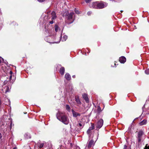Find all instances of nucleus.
<instances>
[{
    "label": "nucleus",
    "instance_id": "2f4dec72",
    "mask_svg": "<svg viewBox=\"0 0 149 149\" xmlns=\"http://www.w3.org/2000/svg\"><path fill=\"white\" fill-rule=\"evenodd\" d=\"M49 23L50 24H53L54 23L53 20H52V21L49 22Z\"/></svg>",
    "mask_w": 149,
    "mask_h": 149
},
{
    "label": "nucleus",
    "instance_id": "39448f33",
    "mask_svg": "<svg viewBox=\"0 0 149 149\" xmlns=\"http://www.w3.org/2000/svg\"><path fill=\"white\" fill-rule=\"evenodd\" d=\"M94 141L93 140H91L88 143V144L87 146V147L88 148H91L92 146L94 145Z\"/></svg>",
    "mask_w": 149,
    "mask_h": 149
},
{
    "label": "nucleus",
    "instance_id": "5701e85b",
    "mask_svg": "<svg viewBox=\"0 0 149 149\" xmlns=\"http://www.w3.org/2000/svg\"><path fill=\"white\" fill-rule=\"evenodd\" d=\"M3 59L1 57H0V63H1V62H3Z\"/></svg>",
    "mask_w": 149,
    "mask_h": 149
},
{
    "label": "nucleus",
    "instance_id": "cd10ccee",
    "mask_svg": "<svg viewBox=\"0 0 149 149\" xmlns=\"http://www.w3.org/2000/svg\"><path fill=\"white\" fill-rule=\"evenodd\" d=\"M98 111L99 112H100L101 111V108L100 107H98Z\"/></svg>",
    "mask_w": 149,
    "mask_h": 149
},
{
    "label": "nucleus",
    "instance_id": "b1692460",
    "mask_svg": "<svg viewBox=\"0 0 149 149\" xmlns=\"http://www.w3.org/2000/svg\"><path fill=\"white\" fill-rule=\"evenodd\" d=\"M91 130H90V129H88V130L87 132V133L88 134H90V133H91Z\"/></svg>",
    "mask_w": 149,
    "mask_h": 149
},
{
    "label": "nucleus",
    "instance_id": "e433bc0d",
    "mask_svg": "<svg viewBox=\"0 0 149 149\" xmlns=\"http://www.w3.org/2000/svg\"><path fill=\"white\" fill-rule=\"evenodd\" d=\"M75 75H73L72 76V77L73 78H75Z\"/></svg>",
    "mask_w": 149,
    "mask_h": 149
},
{
    "label": "nucleus",
    "instance_id": "f3484780",
    "mask_svg": "<svg viewBox=\"0 0 149 149\" xmlns=\"http://www.w3.org/2000/svg\"><path fill=\"white\" fill-rule=\"evenodd\" d=\"M66 109L68 111H70V107L68 105H66Z\"/></svg>",
    "mask_w": 149,
    "mask_h": 149
},
{
    "label": "nucleus",
    "instance_id": "f8f14e48",
    "mask_svg": "<svg viewBox=\"0 0 149 149\" xmlns=\"http://www.w3.org/2000/svg\"><path fill=\"white\" fill-rule=\"evenodd\" d=\"M65 72V68L63 67H61L59 70V72L61 75H63L64 74Z\"/></svg>",
    "mask_w": 149,
    "mask_h": 149
},
{
    "label": "nucleus",
    "instance_id": "ea45409f",
    "mask_svg": "<svg viewBox=\"0 0 149 149\" xmlns=\"http://www.w3.org/2000/svg\"><path fill=\"white\" fill-rule=\"evenodd\" d=\"M11 77H12V76H11H11H10V78H11Z\"/></svg>",
    "mask_w": 149,
    "mask_h": 149
},
{
    "label": "nucleus",
    "instance_id": "f03ea898",
    "mask_svg": "<svg viewBox=\"0 0 149 149\" xmlns=\"http://www.w3.org/2000/svg\"><path fill=\"white\" fill-rule=\"evenodd\" d=\"M63 16H67L66 22L68 24L72 23L74 21V14L73 12L69 14L68 12H65L63 14Z\"/></svg>",
    "mask_w": 149,
    "mask_h": 149
},
{
    "label": "nucleus",
    "instance_id": "2eb2a0df",
    "mask_svg": "<svg viewBox=\"0 0 149 149\" xmlns=\"http://www.w3.org/2000/svg\"><path fill=\"white\" fill-rule=\"evenodd\" d=\"M77 126L78 127H79L80 129H82L84 126V124H82L80 123H79L77 125Z\"/></svg>",
    "mask_w": 149,
    "mask_h": 149
},
{
    "label": "nucleus",
    "instance_id": "9b49d317",
    "mask_svg": "<svg viewBox=\"0 0 149 149\" xmlns=\"http://www.w3.org/2000/svg\"><path fill=\"white\" fill-rule=\"evenodd\" d=\"M72 112L73 116L74 117H77L80 116V114L78 112H76L74 111H72Z\"/></svg>",
    "mask_w": 149,
    "mask_h": 149
},
{
    "label": "nucleus",
    "instance_id": "7c9ffc66",
    "mask_svg": "<svg viewBox=\"0 0 149 149\" xmlns=\"http://www.w3.org/2000/svg\"><path fill=\"white\" fill-rule=\"evenodd\" d=\"M39 2H44L45 0H37Z\"/></svg>",
    "mask_w": 149,
    "mask_h": 149
},
{
    "label": "nucleus",
    "instance_id": "f257e3e1",
    "mask_svg": "<svg viewBox=\"0 0 149 149\" xmlns=\"http://www.w3.org/2000/svg\"><path fill=\"white\" fill-rule=\"evenodd\" d=\"M57 118L59 120L65 125H68L69 123V118L66 116L63 115V113L59 112L57 114Z\"/></svg>",
    "mask_w": 149,
    "mask_h": 149
},
{
    "label": "nucleus",
    "instance_id": "0eeeda50",
    "mask_svg": "<svg viewBox=\"0 0 149 149\" xmlns=\"http://www.w3.org/2000/svg\"><path fill=\"white\" fill-rule=\"evenodd\" d=\"M119 61L121 63H124L126 61V59L124 56H122L120 58Z\"/></svg>",
    "mask_w": 149,
    "mask_h": 149
},
{
    "label": "nucleus",
    "instance_id": "4c0bfd02",
    "mask_svg": "<svg viewBox=\"0 0 149 149\" xmlns=\"http://www.w3.org/2000/svg\"><path fill=\"white\" fill-rule=\"evenodd\" d=\"M13 149H17V148L16 147H14Z\"/></svg>",
    "mask_w": 149,
    "mask_h": 149
},
{
    "label": "nucleus",
    "instance_id": "20e7f679",
    "mask_svg": "<svg viewBox=\"0 0 149 149\" xmlns=\"http://www.w3.org/2000/svg\"><path fill=\"white\" fill-rule=\"evenodd\" d=\"M103 120L102 119H100L97 122V127L99 128H100L103 125Z\"/></svg>",
    "mask_w": 149,
    "mask_h": 149
},
{
    "label": "nucleus",
    "instance_id": "58836bf2",
    "mask_svg": "<svg viewBox=\"0 0 149 149\" xmlns=\"http://www.w3.org/2000/svg\"><path fill=\"white\" fill-rule=\"evenodd\" d=\"M12 124V122H11V123H10V127H11Z\"/></svg>",
    "mask_w": 149,
    "mask_h": 149
},
{
    "label": "nucleus",
    "instance_id": "4468645a",
    "mask_svg": "<svg viewBox=\"0 0 149 149\" xmlns=\"http://www.w3.org/2000/svg\"><path fill=\"white\" fill-rule=\"evenodd\" d=\"M143 134V132L142 131H140L138 133V138H141Z\"/></svg>",
    "mask_w": 149,
    "mask_h": 149
},
{
    "label": "nucleus",
    "instance_id": "dca6fc26",
    "mask_svg": "<svg viewBox=\"0 0 149 149\" xmlns=\"http://www.w3.org/2000/svg\"><path fill=\"white\" fill-rule=\"evenodd\" d=\"M67 38V36L66 35H65L63 36V38H62V40L63 41H65L66 40Z\"/></svg>",
    "mask_w": 149,
    "mask_h": 149
},
{
    "label": "nucleus",
    "instance_id": "ddd939ff",
    "mask_svg": "<svg viewBox=\"0 0 149 149\" xmlns=\"http://www.w3.org/2000/svg\"><path fill=\"white\" fill-rule=\"evenodd\" d=\"M147 120H146L144 119L140 122L139 124L140 125H143L146 124L147 123Z\"/></svg>",
    "mask_w": 149,
    "mask_h": 149
},
{
    "label": "nucleus",
    "instance_id": "4be33fe9",
    "mask_svg": "<svg viewBox=\"0 0 149 149\" xmlns=\"http://www.w3.org/2000/svg\"><path fill=\"white\" fill-rule=\"evenodd\" d=\"M145 148V149H149V146H148V144H146Z\"/></svg>",
    "mask_w": 149,
    "mask_h": 149
},
{
    "label": "nucleus",
    "instance_id": "c85d7f7f",
    "mask_svg": "<svg viewBox=\"0 0 149 149\" xmlns=\"http://www.w3.org/2000/svg\"><path fill=\"white\" fill-rule=\"evenodd\" d=\"M8 87H7L6 88V92H5L6 93V92L9 91L8 90Z\"/></svg>",
    "mask_w": 149,
    "mask_h": 149
},
{
    "label": "nucleus",
    "instance_id": "423d86ee",
    "mask_svg": "<svg viewBox=\"0 0 149 149\" xmlns=\"http://www.w3.org/2000/svg\"><path fill=\"white\" fill-rule=\"evenodd\" d=\"M82 96L83 98L85 100V101L87 102H88V98L87 94L84 93L82 95Z\"/></svg>",
    "mask_w": 149,
    "mask_h": 149
},
{
    "label": "nucleus",
    "instance_id": "79ce46f5",
    "mask_svg": "<svg viewBox=\"0 0 149 149\" xmlns=\"http://www.w3.org/2000/svg\"><path fill=\"white\" fill-rule=\"evenodd\" d=\"M115 65H116V63H115Z\"/></svg>",
    "mask_w": 149,
    "mask_h": 149
},
{
    "label": "nucleus",
    "instance_id": "a878e982",
    "mask_svg": "<svg viewBox=\"0 0 149 149\" xmlns=\"http://www.w3.org/2000/svg\"><path fill=\"white\" fill-rule=\"evenodd\" d=\"M91 0H85V1L86 3H89L91 1Z\"/></svg>",
    "mask_w": 149,
    "mask_h": 149
},
{
    "label": "nucleus",
    "instance_id": "bb28decb",
    "mask_svg": "<svg viewBox=\"0 0 149 149\" xmlns=\"http://www.w3.org/2000/svg\"><path fill=\"white\" fill-rule=\"evenodd\" d=\"M91 13L92 12H91L89 11L87 13V14L88 15H89L91 14Z\"/></svg>",
    "mask_w": 149,
    "mask_h": 149
},
{
    "label": "nucleus",
    "instance_id": "a19ab883",
    "mask_svg": "<svg viewBox=\"0 0 149 149\" xmlns=\"http://www.w3.org/2000/svg\"><path fill=\"white\" fill-rule=\"evenodd\" d=\"M70 145H72V143H70Z\"/></svg>",
    "mask_w": 149,
    "mask_h": 149
},
{
    "label": "nucleus",
    "instance_id": "c9c22d12",
    "mask_svg": "<svg viewBox=\"0 0 149 149\" xmlns=\"http://www.w3.org/2000/svg\"><path fill=\"white\" fill-rule=\"evenodd\" d=\"M10 74H12V71H10Z\"/></svg>",
    "mask_w": 149,
    "mask_h": 149
},
{
    "label": "nucleus",
    "instance_id": "1a4fd4ad",
    "mask_svg": "<svg viewBox=\"0 0 149 149\" xmlns=\"http://www.w3.org/2000/svg\"><path fill=\"white\" fill-rule=\"evenodd\" d=\"M52 20H53L55 19L56 17V13L53 11L51 13Z\"/></svg>",
    "mask_w": 149,
    "mask_h": 149
},
{
    "label": "nucleus",
    "instance_id": "a211bd4d",
    "mask_svg": "<svg viewBox=\"0 0 149 149\" xmlns=\"http://www.w3.org/2000/svg\"><path fill=\"white\" fill-rule=\"evenodd\" d=\"M59 29V27L57 25L55 26V30L56 32L58 31Z\"/></svg>",
    "mask_w": 149,
    "mask_h": 149
},
{
    "label": "nucleus",
    "instance_id": "6ab92c4d",
    "mask_svg": "<svg viewBox=\"0 0 149 149\" xmlns=\"http://www.w3.org/2000/svg\"><path fill=\"white\" fill-rule=\"evenodd\" d=\"M94 128V125H91V127H90L89 129H90L91 130H93Z\"/></svg>",
    "mask_w": 149,
    "mask_h": 149
},
{
    "label": "nucleus",
    "instance_id": "7ed1b4c3",
    "mask_svg": "<svg viewBox=\"0 0 149 149\" xmlns=\"http://www.w3.org/2000/svg\"><path fill=\"white\" fill-rule=\"evenodd\" d=\"M107 5V3L103 2L96 1L93 3L91 6L93 8L101 9L106 7Z\"/></svg>",
    "mask_w": 149,
    "mask_h": 149
},
{
    "label": "nucleus",
    "instance_id": "473e14b6",
    "mask_svg": "<svg viewBox=\"0 0 149 149\" xmlns=\"http://www.w3.org/2000/svg\"><path fill=\"white\" fill-rule=\"evenodd\" d=\"M138 138V142H140L141 141V138Z\"/></svg>",
    "mask_w": 149,
    "mask_h": 149
},
{
    "label": "nucleus",
    "instance_id": "412c9836",
    "mask_svg": "<svg viewBox=\"0 0 149 149\" xmlns=\"http://www.w3.org/2000/svg\"><path fill=\"white\" fill-rule=\"evenodd\" d=\"M44 145L43 143H42L40 144V145L39 146V148H42Z\"/></svg>",
    "mask_w": 149,
    "mask_h": 149
},
{
    "label": "nucleus",
    "instance_id": "6e6552de",
    "mask_svg": "<svg viewBox=\"0 0 149 149\" xmlns=\"http://www.w3.org/2000/svg\"><path fill=\"white\" fill-rule=\"evenodd\" d=\"M75 101L78 104H81V102L80 100L79 97L78 96H76L75 97Z\"/></svg>",
    "mask_w": 149,
    "mask_h": 149
},
{
    "label": "nucleus",
    "instance_id": "f704fd0d",
    "mask_svg": "<svg viewBox=\"0 0 149 149\" xmlns=\"http://www.w3.org/2000/svg\"><path fill=\"white\" fill-rule=\"evenodd\" d=\"M2 137V135L0 133V139H1Z\"/></svg>",
    "mask_w": 149,
    "mask_h": 149
},
{
    "label": "nucleus",
    "instance_id": "9d476101",
    "mask_svg": "<svg viewBox=\"0 0 149 149\" xmlns=\"http://www.w3.org/2000/svg\"><path fill=\"white\" fill-rule=\"evenodd\" d=\"M65 77L66 79L68 81L70 80L71 79V76L68 73H66L65 75Z\"/></svg>",
    "mask_w": 149,
    "mask_h": 149
},
{
    "label": "nucleus",
    "instance_id": "72a5a7b5",
    "mask_svg": "<svg viewBox=\"0 0 149 149\" xmlns=\"http://www.w3.org/2000/svg\"><path fill=\"white\" fill-rule=\"evenodd\" d=\"M127 146L126 145H125L123 149H127Z\"/></svg>",
    "mask_w": 149,
    "mask_h": 149
},
{
    "label": "nucleus",
    "instance_id": "aec40b11",
    "mask_svg": "<svg viewBox=\"0 0 149 149\" xmlns=\"http://www.w3.org/2000/svg\"><path fill=\"white\" fill-rule=\"evenodd\" d=\"M145 73L147 74H149V69H147L145 71Z\"/></svg>",
    "mask_w": 149,
    "mask_h": 149
},
{
    "label": "nucleus",
    "instance_id": "c756f323",
    "mask_svg": "<svg viewBox=\"0 0 149 149\" xmlns=\"http://www.w3.org/2000/svg\"><path fill=\"white\" fill-rule=\"evenodd\" d=\"M74 149H80V148L78 146H76Z\"/></svg>",
    "mask_w": 149,
    "mask_h": 149
},
{
    "label": "nucleus",
    "instance_id": "393cba45",
    "mask_svg": "<svg viewBox=\"0 0 149 149\" xmlns=\"http://www.w3.org/2000/svg\"><path fill=\"white\" fill-rule=\"evenodd\" d=\"M74 11L77 14H79V11L78 10H76L75 9Z\"/></svg>",
    "mask_w": 149,
    "mask_h": 149
}]
</instances>
